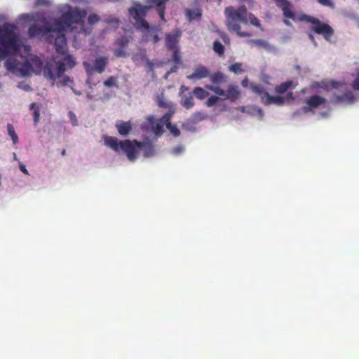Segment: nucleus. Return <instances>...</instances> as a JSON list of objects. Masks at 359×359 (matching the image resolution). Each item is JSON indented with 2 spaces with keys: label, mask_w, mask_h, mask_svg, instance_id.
Returning a JSON list of instances; mask_svg holds the SVG:
<instances>
[{
  "label": "nucleus",
  "mask_w": 359,
  "mask_h": 359,
  "mask_svg": "<svg viewBox=\"0 0 359 359\" xmlns=\"http://www.w3.org/2000/svg\"><path fill=\"white\" fill-rule=\"evenodd\" d=\"M180 104L187 109H191L194 106V97L191 94L188 95H184L182 96Z\"/></svg>",
  "instance_id": "24"
},
{
  "label": "nucleus",
  "mask_w": 359,
  "mask_h": 359,
  "mask_svg": "<svg viewBox=\"0 0 359 359\" xmlns=\"http://www.w3.org/2000/svg\"><path fill=\"white\" fill-rule=\"evenodd\" d=\"M15 27L5 23L0 27V60L19 50V46L14 34Z\"/></svg>",
  "instance_id": "5"
},
{
  "label": "nucleus",
  "mask_w": 359,
  "mask_h": 359,
  "mask_svg": "<svg viewBox=\"0 0 359 359\" xmlns=\"http://www.w3.org/2000/svg\"><path fill=\"white\" fill-rule=\"evenodd\" d=\"M250 88L254 93L257 94L260 97L262 103L264 104L269 95V93L266 91L264 86L252 83L250 84Z\"/></svg>",
  "instance_id": "20"
},
{
  "label": "nucleus",
  "mask_w": 359,
  "mask_h": 359,
  "mask_svg": "<svg viewBox=\"0 0 359 359\" xmlns=\"http://www.w3.org/2000/svg\"><path fill=\"white\" fill-rule=\"evenodd\" d=\"M219 97L216 95H211L205 102V104L208 107H213L216 104V103L219 101Z\"/></svg>",
  "instance_id": "37"
},
{
  "label": "nucleus",
  "mask_w": 359,
  "mask_h": 359,
  "mask_svg": "<svg viewBox=\"0 0 359 359\" xmlns=\"http://www.w3.org/2000/svg\"><path fill=\"white\" fill-rule=\"evenodd\" d=\"M206 88L220 97L221 100H229L231 102H236L241 97L239 88L233 84L229 85L226 91L222 88L212 85H207Z\"/></svg>",
  "instance_id": "9"
},
{
  "label": "nucleus",
  "mask_w": 359,
  "mask_h": 359,
  "mask_svg": "<svg viewBox=\"0 0 359 359\" xmlns=\"http://www.w3.org/2000/svg\"><path fill=\"white\" fill-rule=\"evenodd\" d=\"M250 43L258 48H263L265 49L271 48L270 44L266 41L263 39H252L250 41Z\"/></svg>",
  "instance_id": "30"
},
{
  "label": "nucleus",
  "mask_w": 359,
  "mask_h": 359,
  "mask_svg": "<svg viewBox=\"0 0 359 359\" xmlns=\"http://www.w3.org/2000/svg\"><path fill=\"white\" fill-rule=\"evenodd\" d=\"M172 60L175 63H180L181 55L179 50L176 48L172 50Z\"/></svg>",
  "instance_id": "40"
},
{
  "label": "nucleus",
  "mask_w": 359,
  "mask_h": 359,
  "mask_svg": "<svg viewBox=\"0 0 359 359\" xmlns=\"http://www.w3.org/2000/svg\"><path fill=\"white\" fill-rule=\"evenodd\" d=\"M104 142L107 147L115 152L118 153L122 150L130 161H135L137 159V149L142 151L145 158L151 157L154 154V147L149 142H140L136 140H118L114 137L105 136Z\"/></svg>",
  "instance_id": "1"
},
{
  "label": "nucleus",
  "mask_w": 359,
  "mask_h": 359,
  "mask_svg": "<svg viewBox=\"0 0 359 359\" xmlns=\"http://www.w3.org/2000/svg\"><path fill=\"white\" fill-rule=\"evenodd\" d=\"M309 38H310L312 41H313V39H314V37H313V36L312 34H309Z\"/></svg>",
  "instance_id": "55"
},
{
  "label": "nucleus",
  "mask_w": 359,
  "mask_h": 359,
  "mask_svg": "<svg viewBox=\"0 0 359 359\" xmlns=\"http://www.w3.org/2000/svg\"><path fill=\"white\" fill-rule=\"evenodd\" d=\"M53 30L49 32L47 37V41L52 43H54L55 50L59 54H64L67 47V39L65 35L62 32L64 29H57L54 26V22L52 25Z\"/></svg>",
  "instance_id": "10"
},
{
  "label": "nucleus",
  "mask_w": 359,
  "mask_h": 359,
  "mask_svg": "<svg viewBox=\"0 0 359 359\" xmlns=\"http://www.w3.org/2000/svg\"><path fill=\"white\" fill-rule=\"evenodd\" d=\"M283 22H284V24H285V25H287V26L291 25L290 22L288 20H287V19H285V20H283Z\"/></svg>",
  "instance_id": "52"
},
{
  "label": "nucleus",
  "mask_w": 359,
  "mask_h": 359,
  "mask_svg": "<svg viewBox=\"0 0 359 359\" xmlns=\"http://www.w3.org/2000/svg\"><path fill=\"white\" fill-rule=\"evenodd\" d=\"M285 103V98L280 95L272 96L269 94L264 104L270 105V104H276L278 106H282Z\"/></svg>",
  "instance_id": "22"
},
{
  "label": "nucleus",
  "mask_w": 359,
  "mask_h": 359,
  "mask_svg": "<svg viewBox=\"0 0 359 359\" xmlns=\"http://www.w3.org/2000/svg\"><path fill=\"white\" fill-rule=\"evenodd\" d=\"M180 32H176L174 34H168L165 37V46L167 49L171 50L177 48L178 39L180 36Z\"/></svg>",
  "instance_id": "18"
},
{
  "label": "nucleus",
  "mask_w": 359,
  "mask_h": 359,
  "mask_svg": "<svg viewBox=\"0 0 359 359\" xmlns=\"http://www.w3.org/2000/svg\"><path fill=\"white\" fill-rule=\"evenodd\" d=\"M28 60L32 73L41 74L43 71L42 60L37 55H32Z\"/></svg>",
  "instance_id": "19"
},
{
  "label": "nucleus",
  "mask_w": 359,
  "mask_h": 359,
  "mask_svg": "<svg viewBox=\"0 0 359 359\" xmlns=\"http://www.w3.org/2000/svg\"><path fill=\"white\" fill-rule=\"evenodd\" d=\"M209 77L214 84L219 85L225 81L224 75L220 72H215L213 74L210 73Z\"/></svg>",
  "instance_id": "26"
},
{
  "label": "nucleus",
  "mask_w": 359,
  "mask_h": 359,
  "mask_svg": "<svg viewBox=\"0 0 359 359\" xmlns=\"http://www.w3.org/2000/svg\"><path fill=\"white\" fill-rule=\"evenodd\" d=\"M129 43V40L125 37H121L118 39L116 41V45H117L118 47L124 48H126Z\"/></svg>",
  "instance_id": "39"
},
{
  "label": "nucleus",
  "mask_w": 359,
  "mask_h": 359,
  "mask_svg": "<svg viewBox=\"0 0 359 359\" xmlns=\"http://www.w3.org/2000/svg\"><path fill=\"white\" fill-rule=\"evenodd\" d=\"M224 13L226 18V24L229 31L236 32L239 36H250L251 34L241 31V24L247 25L248 11L245 6L235 8L229 6L225 8Z\"/></svg>",
  "instance_id": "4"
},
{
  "label": "nucleus",
  "mask_w": 359,
  "mask_h": 359,
  "mask_svg": "<svg viewBox=\"0 0 359 359\" xmlns=\"http://www.w3.org/2000/svg\"><path fill=\"white\" fill-rule=\"evenodd\" d=\"M326 100L319 95H315L309 97L305 101L306 106L302 107V110L304 113H308L312 111L313 109L317 108L319 106L324 104Z\"/></svg>",
  "instance_id": "13"
},
{
  "label": "nucleus",
  "mask_w": 359,
  "mask_h": 359,
  "mask_svg": "<svg viewBox=\"0 0 359 359\" xmlns=\"http://www.w3.org/2000/svg\"><path fill=\"white\" fill-rule=\"evenodd\" d=\"M75 65L74 58L69 55L57 62L55 60H50L46 62L43 67V76L51 81H55L56 78H61L60 81L61 84L67 86L73 83V80L68 76H63V74L67 70V67L72 69Z\"/></svg>",
  "instance_id": "2"
},
{
  "label": "nucleus",
  "mask_w": 359,
  "mask_h": 359,
  "mask_svg": "<svg viewBox=\"0 0 359 359\" xmlns=\"http://www.w3.org/2000/svg\"><path fill=\"white\" fill-rule=\"evenodd\" d=\"M229 70L235 74H241L243 72V69H242V65L239 62H236L229 67Z\"/></svg>",
  "instance_id": "35"
},
{
  "label": "nucleus",
  "mask_w": 359,
  "mask_h": 359,
  "mask_svg": "<svg viewBox=\"0 0 359 359\" xmlns=\"http://www.w3.org/2000/svg\"><path fill=\"white\" fill-rule=\"evenodd\" d=\"M88 20L90 25H93L100 20V17L96 14H91L89 15Z\"/></svg>",
  "instance_id": "41"
},
{
  "label": "nucleus",
  "mask_w": 359,
  "mask_h": 359,
  "mask_svg": "<svg viewBox=\"0 0 359 359\" xmlns=\"http://www.w3.org/2000/svg\"><path fill=\"white\" fill-rule=\"evenodd\" d=\"M293 85V81H287L285 82H283L280 83V85L276 86L275 88V92L278 94H283L287 91V90L292 87Z\"/></svg>",
  "instance_id": "27"
},
{
  "label": "nucleus",
  "mask_w": 359,
  "mask_h": 359,
  "mask_svg": "<svg viewBox=\"0 0 359 359\" xmlns=\"http://www.w3.org/2000/svg\"><path fill=\"white\" fill-rule=\"evenodd\" d=\"M53 27L50 25H44L39 26L38 25H32L28 29V35L29 37L33 38L39 35H43L52 32Z\"/></svg>",
  "instance_id": "14"
},
{
  "label": "nucleus",
  "mask_w": 359,
  "mask_h": 359,
  "mask_svg": "<svg viewBox=\"0 0 359 359\" xmlns=\"http://www.w3.org/2000/svg\"><path fill=\"white\" fill-rule=\"evenodd\" d=\"M210 76V69L205 66L198 65L191 74L187 76L190 80H201Z\"/></svg>",
  "instance_id": "15"
},
{
  "label": "nucleus",
  "mask_w": 359,
  "mask_h": 359,
  "mask_svg": "<svg viewBox=\"0 0 359 359\" xmlns=\"http://www.w3.org/2000/svg\"><path fill=\"white\" fill-rule=\"evenodd\" d=\"M302 93H305V90H304V89H303V90H302Z\"/></svg>",
  "instance_id": "56"
},
{
  "label": "nucleus",
  "mask_w": 359,
  "mask_h": 359,
  "mask_svg": "<svg viewBox=\"0 0 359 359\" xmlns=\"http://www.w3.org/2000/svg\"><path fill=\"white\" fill-rule=\"evenodd\" d=\"M241 85L244 88H247L248 86V79L245 77L242 81Z\"/></svg>",
  "instance_id": "48"
},
{
  "label": "nucleus",
  "mask_w": 359,
  "mask_h": 359,
  "mask_svg": "<svg viewBox=\"0 0 359 359\" xmlns=\"http://www.w3.org/2000/svg\"><path fill=\"white\" fill-rule=\"evenodd\" d=\"M248 20L252 25L257 27H261L259 20L255 15H253L252 13H250L249 15H248Z\"/></svg>",
  "instance_id": "36"
},
{
  "label": "nucleus",
  "mask_w": 359,
  "mask_h": 359,
  "mask_svg": "<svg viewBox=\"0 0 359 359\" xmlns=\"http://www.w3.org/2000/svg\"><path fill=\"white\" fill-rule=\"evenodd\" d=\"M182 148L180 147H177L174 149V151L175 154H179L181 151Z\"/></svg>",
  "instance_id": "50"
},
{
  "label": "nucleus",
  "mask_w": 359,
  "mask_h": 359,
  "mask_svg": "<svg viewBox=\"0 0 359 359\" xmlns=\"http://www.w3.org/2000/svg\"><path fill=\"white\" fill-rule=\"evenodd\" d=\"M318 3L325 6L334 7V4L331 0H317Z\"/></svg>",
  "instance_id": "43"
},
{
  "label": "nucleus",
  "mask_w": 359,
  "mask_h": 359,
  "mask_svg": "<svg viewBox=\"0 0 359 359\" xmlns=\"http://www.w3.org/2000/svg\"><path fill=\"white\" fill-rule=\"evenodd\" d=\"M213 50L219 56H223L224 54V46L219 41H215L213 43Z\"/></svg>",
  "instance_id": "31"
},
{
  "label": "nucleus",
  "mask_w": 359,
  "mask_h": 359,
  "mask_svg": "<svg viewBox=\"0 0 359 359\" xmlns=\"http://www.w3.org/2000/svg\"><path fill=\"white\" fill-rule=\"evenodd\" d=\"M104 85L107 87H112L116 86L118 87L117 84V77L114 76H111L104 81Z\"/></svg>",
  "instance_id": "34"
},
{
  "label": "nucleus",
  "mask_w": 359,
  "mask_h": 359,
  "mask_svg": "<svg viewBox=\"0 0 359 359\" xmlns=\"http://www.w3.org/2000/svg\"><path fill=\"white\" fill-rule=\"evenodd\" d=\"M186 15L189 21H191L195 19H200L202 16L201 10L199 8L187 9Z\"/></svg>",
  "instance_id": "25"
},
{
  "label": "nucleus",
  "mask_w": 359,
  "mask_h": 359,
  "mask_svg": "<svg viewBox=\"0 0 359 359\" xmlns=\"http://www.w3.org/2000/svg\"><path fill=\"white\" fill-rule=\"evenodd\" d=\"M108 62V57L103 56L97 57L93 62V67L87 62H83V65L88 74H91L93 72L102 74L104 72Z\"/></svg>",
  "instance_id": "12"
},
{
  "label": "nucleus",
  "mask_w": 359,
  "mask_h": 359,
  "mask_svg": "<svg viewBox=\"0 0 359 359\" xmlns=\"http://www.w3.org/2000/svg\"><path fill=\"white\" fill-rule=\"evenodd\" d=\"M87 15L84 10L76 8L63 13L60 18L54 20V26L57 29H65L72 27L74 24L83 23Z\"/></svg>",
  "instance_id": "6"
},
{
  "label": "nucleus",
  "mask_w": 359,
  "mask_h": 359,
  "mask_svg": "<svg viewBox=\"0 0 359 359\" xmlns=\"http://www.w3.org/2000/svg\"><path fill=\"white\" fill-rule=\"evenodd\" d=\"M355 101V97L351 91H347L341 96H338V104H353Z\"/></svg>",
  "instance_id": "23"
},
{
  "label": "nucleus",
  "mask_w": 359,
  "mask_h": 359,
  "mask_svg": "<svg viewBox=\"0 0 359 359\" xmlns=\"http://www.w3.org/2000/svg\"><path fill=\"white\" fill-rule=\"evenodd\" d=\"M164 125H165V123L163 121V116L158 121H156L154 116L149 115L147 116V121L142 123L141 128L146 131L151 129L156 136H161L164 132Z\"/></svg>",
  "instance_id": "11"
},
{
  "label": "nucleus",
  "mask_w": 359,
  "mask_h": 359,
  "mask_svg": "<svg viewBox=\"0 0 359 359\" xmlns=\"http://www.w3.org/2000/svg\"><path fill=\"white\" fill-rule=\"evenodd\" d=\"M114 54L116 57H126V48L118 47L114 50Z\"/></svg>",
  "instance_id": "38"
},
{
  "label": "nucleus",
  "mask_w": 359,
  "mask_h": 359,
  "mask_svg": "<svg viewBox=\"0 0 359 359\" xmlns=\"http://www.w3.org/2000/svg\"><path fill=\"white\" fill-rule=\"evenodd\" d=\"M7 130L9 136L11 137L13 144H16L18 142V136L15 131L13 126L11 123H8Z\"/></svg>",
  "instance_id": "29"
},
{
  "label": "nucleus",
  "mask_w": 359,
  "mask_h": 359,
  "mask_svg": "<svg viewBox=\"0 0 359 359\" xmlns=\"http://www.w3.org/2000/svg\"><path fill=\"white\" fill-rule=\"evenodd\" d=\"M61 154H62V156H65L66 155V150L65 149H63L61 151Z\"/></svg>",
  "instance_id": "54"
},
{
  "label": "nucleus",
  "mask_w": 359,
  "mask_h": 359,
  "mask_svg": "<svg viewBox=\"0 0 359 359\" xmlns=\"http://www.w3.org/2000/svg\"><path fill=\"white\" fill-rule=\"evenodd\" d=\"M173 114V111L169 110L163 116V121L165 123V126L170 130V132L175 137H178L180 135V130L177 128L176 126L172 125L170 122V119Z\"/></svg>",
  "instance_id": "17"
},
{
  "label": "nucleus",
  "mask_w": 359,
  "mask_h": 359,
  "mask_svg": "<svg viewBox=\"0 0 359 359\" xmlns=\"http://www.w3.org/2000/svg\"><path fill=\"white\" fill-rule=\"evenodd\" d=\"M285 98V100H287L288 101L294 100V97L292 92H289L286 94V96Z\"/></svg>",
  "instance_id": "47"
},
{
  "label": "nucleus",
  "mask_w": 359,
  "mask_h": 359,
  "mask_svg": "<svg viewBox=\"0 0 359 359\" xmlns=\"http://www.w3.org/2000/svg\"><path fill=\"white\" fill-rule=\"evenodd\" d=\"M69 116L73 125L77 124V119L75 114L72 111L69 112Z\"/></svg>",
  "instance_id": "45"
},
{
  "label": "nucleus",
  "mask_w": 359,
  "mask_h": 359,
  "mask_svg": "<svg viewBox=\"0 0 359 359\" xmlns=\"http://www.w3.org/2000/svg\"><path fill=\"white\" fill-rule=\"evenodd\" d=\"M276 6L283 11V15L286 18L294 20L295 16L292 11V4L287 0H275Z\"/></svg>",
  "instance_id": "16"
},
{
  "label": "nucleus",
  "mask_w": 359,
  "mask_h": 359,
  "mask_svg": "<svg viewBox=\"0 0 359 359\" xmlns=\"http://www.w3.org/2000/svg\"><path fill=\"white\" fill-rule=\"evenodd\" d=\"M30 109L34 110V111H33L34 122V124H36L39 122V118H40V109L39 107H37L35 103H32L30 104Z\"/></svg>",
  "instance_id": "32"
},
{
  "label": "nucleus",
  "mask_w": 359,
  "mask_h": 359,
  "mask_svg": "<svg viewBox=\"0 0 359 359\" xmlns=\"http://www.w3.org/2000/svg\"><path fill=\"white\" fill-rule=\"evenodd\" d=\"M147 67L150 72L154 70V63L148 58H147Z\"/></svg>",
  "instance_id": "46"
},
{
  "label": "nucleus",
  "mask_w": 359,
  "mask_h": 359,
  "mask_svg": "<svg viewBox=\"0 0 359 359\" xmlns=\"http://www.w3.org/2000/svg\"><path fill=\"white\" fill-rule=\"evenodd\" d=\"M193 94L198 100H203L209 95V93L201 87H196L193 90Z\"/></svg>",
  "instance_id": "28"
},
{
  "label": "nucleus",
  "mask_w": 359,
  "mask_h": 359,
  "mask_svg": "<svg viewBox=\"0 0 359 359\" xmlns=\"http://www.w3.org/2000/svg\"><path fill=\"white\" fill-rule=\"evenodd\" d=\"M5 67L7 70L22 76H29L33 74L28 60L20 62L16 58L10 57L5 61Z\"/></svg>",
  "instance_id": "8"
},
{
  "label": "nucleus",
  "mask_w": 359,
  "mask_h": 359,
  "mask_svg": "<svg viewBox=\"0 0 359 359\" xmlns=\"http://www.w3.org/2000/svg\"><path fill=\"white\" fill-rule=\"evenodd\" d=\"M156 102H157L158 106L160 107H162V108H168L169 107V104H168L167 100L165 99L163 93H161V95H159L158 96Z\"/></svg>",
  "instance_id": "33"
},
{
  "label": "nucleus",
  "mask_w": 359,
  "mask_h": 359,
  "mask_svg": "<svg viewBox=\"0 0 359 359\" xmlns=\"http://www.w3.org/2000/svg\"><path fill=\"white\" fill-rule=\"evenodd\" d=\"M299 20L311 23V29L318 34L323 35L327 40L334 34V29L328 24L321 22L316 18L303 14L300 16Z\"/></svg>",
  "instance_id": "7"
},
{
  "label": "nucleus",
  "mask_w": 359,
  "mask_h": 359,
  "mask_svg": "<svg viewBox=\"0 0 359 359\" xmlns=\"http://www.w3.org/2000/svg\"><path fill=\"white\" fill-rule=\"evenodd\" d=\"M353 87L355 90H359V73L357 74L355 80L353 82Z\"/></svg>",
  "instance_id": "44"
},
{
  "label": "nucleus",
  "mask_w": 359,
  "mask_h": 359,
  "mask_svg": "<svg viewBox=\"0 0 359 359\" xmlns=\"http://www.w3.org/2000/svg\"><path fill=\"white\" fill-rule=\"evenodd\" d=\"M20 170H21L23 173H25V174H26V175H28V171H27V170L26 169V168H25V166L24 165H20Z\"/></svg>",
  "instance_id": "49"
},
{
  "label": "nucleus",
  "mask_w": 359,
  "mask_h": 359,
  "mask_svg": "<svg viewBox=\"0 0 359 359\" xmlns=\"http://www.w3.org/2000/svg\"><path fill=\"white\" fill-rule=\"evenodd\" d=\"M170 0H146V3L149 5L142 6L140 4H136L134 7L129 8V13L135 20L137 28L149 29V23L144 20L147 11L155 6L161 20L165 21V5Z\"/></svg>",
  "instance_id": "3"
},
{
  "label": "nucleus",
  "mask_w": 359,
  "mask_h": 359,
  "mask_svg": "<svg viewBox=\"0 0 359 359\" xmlns=\"http://www.w3.org/2000/svg\"><path fill=\"white\" fill-rule=\"evenodd\" d=\"M72 91L76 94V95H80L81 94V92L79 91H77L76 89H74L73 87H71Z\"/></svg>",
  "instance_id": "51"
},
{
  "label": "nucleus",
  "mask_w": 359,
  "mask_h": 359,
  "mask_svg": "<svg viewBox=\"0 0 359 359\" xmlns=\"http://www.w3.org/2000/svg\"><path fill=\"white\" fill-rule=\"evenodd\" d=\"M180 89H181L182 91H185V90H188V88L184 86H182Z\"/></svg>",
  "instance_id": "53"
},
{
  "label": "nucleus",
  "mask_w": 359,
  "mask_h": 359,
  "mask_svg": "<svg viewBox=\"0 0 359 359\" xmlns=\"http://www.w3.org/2000/svg\"><path fill=\"white\" fill-rule=\"evenodd\" d=\"M156 29L151 28L150 30L151 36L152 37V41L154 43H156L160 41V38L158 37V34L155 32Z\"/></svg>",
  "instance_id": "42"
},
{
  "label": "nucleus",
  "mask_w": 359,
  "mask_h": 359,
  "mask_svg": "<svg viewBox=\"0 0 359 359\" xmlns=\"http://www.w3.org/2000/svg\"><path fill=\"white\" fill-rule=\"evenodd\" d=\"M116 128L118 134L121 136H127L132 130L130 121H119L116 123Z\"/></svg>",
  "instance_id": "21"
}]
</instances>
